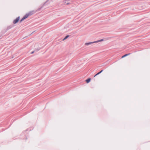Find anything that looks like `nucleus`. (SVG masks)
Returning a JSON list of instances; mask_svg holds the SVG:
<instances>
[{"label":"nucleus","instance_id":"obj_7","mask_svg":"<svg viewBox=\"0 0 150 150\" xmlns=\"http://www.w3.org/2000/svg\"><path fill=\"white\" fill-rule=\"evenodd\" d=\"M91 80V78H88V79H86V82L87 83H89L90 82Z\"/></svg>","mask_w":150,"mask_h":150},{"label":"nucleus","instance_id":"obj_13","mask_svg":"<svg viewBox=\"0 0 150 150\" xmlns=\"http://www.w3.org/2000/svg\"><path fill=\"white\" fill-rule=\"evenodd\" d=\"M34 51H33V52H32L31 53V54H33L34 53Z\"/></svg>","mask_w":150,"mask_h":150},{"label":"nucleus","instance_id":"obj_12","mask_svg":"<svg viewBox=\"0 0 150 150\" xmlns=\"http://www.w3.org/2000/svg\"><path fill=\"white\" fill-rule=\"evenodd\" d=\"M23 18L24 20V19H26V18H25L24 16H23V18Z\"/></svg>","mask_w":150,"mask_h":150},{"label":"nucleus","instance_id":"obj_10","mask_svg":"<svg viewBox=\"0 0 150 150\" xmlns=\"http://www.w3.org/2000/svg\"><path fill=\"white\" fill-rule=\"evenodd\" d=\"M24 20L22 18L20 21V22H21L22 21H23Z\"/></svg>","mask_w":150,"mask_h":150},{"label":"nucleus","instance_id":"obj_6","mask_svg":"<svg viewBox=\"0 0 150 150\" xmlns=\"http://www.w3.org/2000/svg\"><path fill=\"white\" fill-rule=\"evenodd\" d=\"M103 40H104L103 39H101V40H98L95 41V43H98V42L103 41Z\"/></svg>","mask_w":150,"mask_h":150},{"label":"nucleus","instance_id":"obj_4","mask_svg":"<svg viewBox=\"0 0 150 150\" xmlns=\"http://www.w3.org/2000/svg\"><path fill=\"white\" fill-rule=\"evenodd\" d=\"M95 41L92 42H88V43H85V45H91L92 44H93V43H95Z\"/></svg>","mask_w":150,"mask_h":150},{"label":"nucleus","instance_id":"obj_3","mask_svg":"<svg viewBox=\"0 0 150 150\" xmlns=\"http://www.w3.org/2000/svg\"><path fill=\"white\" fill-rule=\"evenodd\" d=\"M70 1V0H66L64 1V3L66 5H68L71 4V3H70V2H68V1Z\"/></svg>","mask_w":150,"mask_h":150},{"label":"nucleus","instance_id":"obj_5","mask_svg":"<svg viewBox=\"0 0 150 150\" xmlns=\"http://www.w3.org/2000/svg\"><path fill=\"white\" fill-rule=\"evenodd\" d=\"M103 71V70H101L97 74H96L94 76V77H95L96 76L99 75V74H100L102 71Z\"/></svg>","mask_w":150,"mask_h":150},{"label":"nucleus","instance_id":"obj_1","mask_svg":"<svg viewBox=\"0 0 150 150\" xmlns=\"http://www.w3.org/2000/svg\"><path fill=\"white\" fill-rule=\"evenodd\" d=\"M19 18H20V17L19 16L17 17L16 19L14 20L13 22V23L14 24H16V23H17L18 22V21H19Z\"/></svg>","mask_w":150,"mask_h":150},{"label":"nucleus","instance_id":"obj_9","mask_svg":"<svg viewBox=\"0 0 150 150\" xmlns=\"http://www.w3.org/2000/svg\"><path fill=\"white\" fill-rule=\"evenodd\" d=\"M69 36V35H67L66 36V37H65V38L63 39V40H64L66 39Z\"/></svg>","mask_w":150,"mask_h":150},{"label":"nucleus","instance_id":"obj_11","mask_svg":"<svg viewBox=\"0 0 150 150\" xmlns=\"http://www.w3.org/2000/svg\"><path fill=\"white\" fill-rule=\"evenodd\" d=\"M42 8V6L41 7L39 8L38 9V10H40V9H41Z\"/></svg>","mask_w":150,"mask_h":150},{"label":"nucleus","instance_id":"obj_2","mask_svg":"<svg viewBox=\"0 0 150 150\" xmlns=\"http://www.w3.org/2000/svg\"><path fill=\"white\" fill-rule=\"evenodd\" d=\"M33 12H31L28 14H26L24 16L25 18H27L29 15H32L33 13Z\"/></svg>","mask_w":150,"mask_h":150},{"label":"nucleus","instance_id":"obj_8","mask_svg":"<svg viewBox=\"0 0 150 150\" xmlns=\"http://www.w3.org/2000/svg\"><path fill=\"white\" fill-rule=\"evenodd\" d=\"M130 54V53H128V54H126L125 55H124L122 57V58H124L127 56H128L129 55V54Z\"/></svg>","mask_w":150,"mask_h":150}]
</instances>
